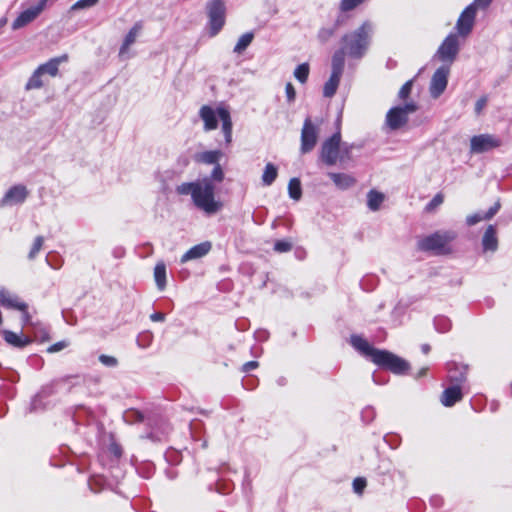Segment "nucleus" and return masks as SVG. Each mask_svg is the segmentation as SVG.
Masks as SVG:
<instances>
[{"label":"nucleus","instance_id":"nucleus-1","mask_svg":"<svg viewBox=\"0 0 512 512\" xmlns=\"http://www.w3.org/2000/svg\"><path fill=\"white\" fill-rule=\"evenodd\" d=\"M225 178L220 163L214 165L209 177L193 182H183L176 187L179 195H191L194 206L206 214H215L223 207L216 199L214 182L221 183Z\"/></svg>","mask_w":512,"mask_h":512},{"label":"nucleus","instance_id":"nucleus-2","mask_svg":"<svg viewBox=\"0 0 512 512\" xmlns=\"http://www.w3.org/2000/svg\"><path fill=\"white\" fill-rule=\"evenodd\" d=\"M373 26L364 21L358 28L342 35L340 47L334 52L332 61L345 66V58L359 60L363 58L370 46Z\"/></svg>","mask_w":512,"mask_h":512},{"label":"nucleus","instance_id":"nucleus-3","mask_svg":"<svg viewBox=\"0 0 512 512\" xmlns=\"http://www.w3.org/2000/svg\"><path fill=\"white\" fill-rule=\"evenodd\" d=\"M350 344L360 354L369 358L371 362L382 369L397 375L406 374L410 369V364L405 359L388 350H381L373 347L360 335H352L350 337Z\"/></svg>","mask_w":512,"mask_h":512},{"label":"nucleus","instance_id":"nucleus-4","mask_svg":"<svg viewBox=\"0 0 512 512\" xmlns=\"http://www.w3.org/2000/svg\"><path fill=\"white\" fill-rule=\"evenodd\" d=\"M456 238L452 231H437L425 236L417 242V249L422 252H431L435 255H446L451 253L449 244Z\"/></svg>","mask_w":512,"mask_h":512},{"label":"nucleus","instance_id":"nucleus-5","mask_svg":"<svg viewBox=\"0 0 512 512\" xmlns=\"http://www.w3.org/2000/svg\"><path fill=\"white\" fill-rule=\"evenodd\" d=\"M206 8L209 18V35L214 37L225 25L226 7L222 0H211Z\"/></svg>","mask_w":512,"mask_h":512},{"label":"nucleus","instance_id":"nucleus-6","mask_svg":"<svg viewBox=\"0 0 512 512\" xmlns=\"http://www.w3.org/2000/svg\"><path fill=\"white\" fill-rule=\"evenodd\" d=\"M341 133L335 132L327 138L321 145L320 158L328 166L335 165L337 161L342 160L340 156Z\"/></svg>","mask_w":512,"mask_h":512},{"label":"nucleus","instance_id":"nucleus-7","mask_svg":"<svg viewBox=\"0 0 512 512\" xmlns=\"http://www.w3.org/2000/svg\"><path fill=\"white\" fill-rule=\"evenodd\" d=\"M502 141L492 134H480L473 136L470 140V152L481 154L499 148Z\"/></svg>","mask_w":512,"mask_h":512},{"label":"nucleus","instance_id":"nucleus-8","mask_svg":"<svg viewBox=\"0 0 512 512\" xmlns=\"http://www.w3.org/2000/svg\"><path fill=\"white\" fill-rule=\"evenodd\" d=\"M459 53V40L457 34H449L437 50V56L442 62L453 63Z\"/></svg>","mask_w":512,"mask_h":512},{"label":"nucleus","instance_id":"nucleus-9","mask_svg":"<svg viewBox=\"0 0 512 512\" xmlns=\"http://www.w3.org/2000/svg\"><path fill=\"white\" fill-rule=\"evenodd\" d=\"M318 131L312 120L308 117L304 120L301 130L300 151L302 154L311 152L317 144Z\"/></svg>","mask_w":512,"mask_h":512},{"label":"nucleus","instance_id":"nucleus-10","mask_svg":"<svg viewBox=\"0 0 512 512\" xmlns=\"http://www.w3.org/2000/svg\"><path fill=\"white\" fill-rule=\"evenodd\" d=\"M476 12L477 8L475 4L468 5L462 11L456 23V29L460 36L466 37L470 34L474 26Z\"/></svg>","mask_w":512,"mask_h":512},{"label":"nucleus","instance_id":"nucleus-11","mask_svg":"<svg viewBox=\"0 0 512 512\" xmlns=\"http://www.w3.org/2000/svg\"><path fill=\"white\" fill-rule=\"evenodd\" d=\"M449 72L448 66H441L434 72L430 83V94L432 97L438 98L445 91Z\"/></svg>","mask_w":512,"mask_h":512},{"label":"nucleus","instance_id":"nucleus-12","mask_svg":"<svg viewBox=\"0 0 512 512\" xmlns=\"http://www.w3.org/2000/svg\"><path fill=\"white\" fill-rule=\"evenodd\" d=\"M343 65L333 62L331 60V75L328 81L324 84L323 87V95L327 98H331L336 94V91L338 89L341 76L344 71Z\"/></svg>","mask_w":512,"mask_h":512},{"label":"nucleus","instance_id":"nucleus-13","mask_svg":"<svg viewBox=\"0 0 512 512\" xmlns=\"http://www.w3.org/2000/svg\"><path fill=\"white\" fill-rule=\"evenodd\" d=\"M45 0H40L37 5L30 7L19 14L13 21L12 28L19 29L32 22L45 8Z\"/></svg>","mask_w":512,"mask_h":512},{"label":"nucleus","instance_id":"nucleus-14","mask_svg":"<svg viewBox=\"0 0 512 512\" xmlns=\"http://www.w3.org/2000/svg\"><path fill=\"white\" fill-rule=\"evenodd\" d=\"M28 194L29 192L24 185H14L5 193L0 201V205L7 206L23 203L26 200Z\"/></svg>","mask_w":512,"mask_h":512},{"label":"nucleus","instance_id":"nucleus-15","mask_svg":"<svg viewBox=\"0 0 512 512\" xmlns=\"http://www.w3.org/2000/svg\"><path fill=\"white\" fill-rule=\"evenodd\" d=\"M408 116L400 106L392 107L386 114V124L391 130H398L408 123Z\"/></svg>","mask_w":512,"mask_h":512},{"label":"nucleus","instance_id":"nucleus-16","mask_svg":"<svg viewBox=\"0 0 512 512\" xmlns=\"http://www.w3.org/2000/svg\"><path fill=\"white\" fill-rule=\"evenodd\" d=\"M0 303L4 307L11 308V309H16V310L21 311L22 312L23 322L25 324L30 321L31 317H30V314L28 312L27 304L22 302V301H19L18 298L12 297V296H10L8 294L7 295L6 294H1L0 295Z\"/></svg>","mask_w":512,"mask_h":512},{"label":"nucleus","instance_id":"nucleus-17","mask_svg":"<svg viewBox=\"0 0 512 512\" xmlns=\"http://www.w3.org/2000/svg\"><path fill=\"white\" fill-rule=\"evenodd\" d=\"M463 398L462 389L459 385H453L446 388L440 397L441 403L445 407H452Z\"/></svg>","mask_w":512,"mask_h":512},{"label":"nucleus","instance_id":"nucleus-18","mask_svg":"<svg viewBox=\"0 0 512 512\" xmlns=\"http://www.w3.org/2000/svg\"><path fill=\"white\" fill-rule=\"evenodd\" d=\"M217 110L209 105H203L199 110V116L204 122V130L211 131L218 127Z\"/></svg>","mask_w":512,"mask_h":512},{"label":"nucleus","instance_id":"nucleus-19","mask_svg":"<svg viewBox=\"0 0 512 512\" xmlns=\"http://www.w3.org/2000/svg\"><path fill=\"white\" fill-rule=\"evenodd\" d=\"M482 248L484 252H495L498 249L497 229L489 225L482 236Z\"/></svg>","mask_w":512,"mask_h":512},{"label":"nucleus","instance_id":"nucleus-20","mask_svg":"<svg viewBox=\"0 0 512 512\" xmlns=\"http://www.w3.org/2000/svg\"><path fill=\"white\" fill-rule=\"evenodd\" d=\"M67 61H68L67 54H63L61 56L51 58L46 63L38 66L39 72H42L43 75L48 74L51 77H56L59 73V65L63 62H67Z\"/></svg>","mask_w":512,"mask_h":512},{"label":"nucleus","instance_id":"nucleus-21","mask_svg":"<svg viewBox=\"0 0 512 512\" xmlns=\"http://www.w3.org/2000/svg\"><path fill=\"white\" fill-rule=\"evenodd\" d=\"M501 208V203L500 201H496L493 206H491L488 211L484 214H481V213H474V214H471V215H468L466 217V224L468 226H473V225H476L477 223L483 221V220H490L492 219L497 213L498 211L500 210Z\"/></svg>","mask_w":512,"mask_h":512},{"label":"nucleus","instance_id":"nucleus-22","mask_svg":"<svg viewBox=\"0 0 512 512\" xmlns=\"http://www.w3.org/2000/svg\"><path fill=\"white\" fill-rule=\"evenodd\" d=\"M217 114L219 119L222 122V131L224 133L225 142L226 144H230L232 141V120L230 116V112L228 109L224 107H218L217 108Z\"/></svg>","mask_w":512,"mask_h":512},{"label":"nucleus","instance_id":"nucleus-23","mask_svg":"<svg viewBox=\"0 0 512 512\" xmlns=\"http://www.w3.org/2000/svg\"><path fill=\"white\" fill-rule=\"evenodd\" d=\"M223 156L221 150H208L198 152L194 155V161L198 164L216 165Z\"/></svg>","mask_w":512,"mask_h":512},{"label":"nucleus","instance_id":"nucleus-24","mask_svg":"<svg viewBox=\"0 0 512 512\" xmlns=\"http://www.w3.org/2000/svg\"><path fill=\"white\" fill-rule=\"evenodd\" d=\"M142 28H143V25H142L141 21L134 23V25L131 27V29L125 36L123 43L120 47V50H119L120 56H122L128 52L130 46L135 43L136 38H137L138 34L141 32Z\"/></svg>","mask_w":512,"mask_h":512},{"label":"nucleus","instance_id":"nucleus-25","mask_svg":"<svg viewBox=\"0 0 512 512\" xmlns=\"http://www.w3.org/2000/svg\"><path fill=\"white\" fill-rule=\"evenodd\" d=\"M210 242H202L191 247L181 258L182 262L197 259L205 256L211 250Z\"/></svg>","mask_w":512,"mask_h":512},{"label":"nucleus","instance_id":"nucleus-26","mask_svg":"<svg viewBox=\"0 0 512 512\" xmlns=\"http://www.w3.org/2000/svg\"><path fill=\"white\" fill-rule=\"evenodd\" d=\"M328 176L333 181V183L342 190L348 189L355 185L356 179L346 173H329Z\"/></svg>","mask_w":512,"mask_h":512},{"label":"nucleus","instance_id":"nucleus-27","mask_svg":"<svg viewBox=\"0 0 512 512\" xmlns=\"http://www.w3.org/2000/svg\"><path fill=\"white\" fill-rule=\"evenodd\" d=\"M4 339L8 344L17 348H23L31 343L28 337H21L12 331H4Z\"/></svg>","mask_w":512,"mask_h":512},{"label":"nucleus","instance_id":"nucleus-28","mask_svg":"<svg viewBox=\"0 0 512 512\" xmlns=\"http://www.w3.org/2000/svg\"><path fill=\"white\" fill-rule=\"evenodd\" d=\"M154 279L160 290H163L166 287V265L163 261H160L155 265Z\"/></svg>","mask_w":512,"mask_h":512},{"label":"nucleus","instance_id":"nucleus-29","mask_svg":"<svg viewBox=\"0 0 512 512\" xmlns=\"http://www.w3.org/2000/svg\"><path fill=\"white\" fill-rule=\"evenodd\" d=\"M384 201V194L376 190H370L367 195V204L372 211H377Z\"/></svg>","mask_w":512,"mask_h":512},{"label":"nucleus","instance_id":"nucleus-30","mask_svg":"<svg viewBox=\"0 0 512 512\" xmlns=\"http://www.w3.org/2000/svg\"><path fill=\"white\" fill-rule=\"evenodd\" d=\"M253 39H254V33L253 32H246V33H244L238 39V41H237L233 51L235 53H237V54H241L252 43Z\"/></svg>","mask_w":512,"mask_h":512},{"label":"nucleus","instance_id":"nucleus-31","mask_svg":"<svg viewBox=\"0 0 512 512\" xmlns=\"http://www.w3.org/2000/svg\"><path fill=\"white\" fill-rule=\"evenodd\" d=\"M277 175V167L272 163H267L262 175L263 184L266 186H270L276 180Z\"/></svg>","mask_w":512,"mask_h":512},{"label":"nucleus","instance_id":"nucleus-32","mask_svg":"<svg viewBox=\"0 0 512 512\" xmlns=\"http://www.w3.org/2000/svg\"><path fill=\"white\" fill-rule=\"evenodd\" d=\"M337 29H338V23H335L329 27H322L319 29V31L317 33V39L321 43H326L335 35Z\"/></svg>","mask_w":512,"mask_h":512},{"label":"nucleus","instance_id":"nucleus-33","mask_svg":"<svg viewBox=\"0 0 512 512\" xmlns=\"http://www.w3.org/2000/svg\"><path fill=\"white\" fill-rule=\"evenodd\" d=\"M288 193L290 198L298 201L302 196L301 182L298 178L290 179L288 183Z\"/></svg>","mask_w":512,"mask_h":512},{"label":"nucleus","instance_id":"nucleus-34","mask_svg":"<svg viewBox=\"0 0 512 512\" xmlns=\"http://www.w3.org/2000/svg\"><path fill=\"white\" fill-rule=\"evenodd\" d=\"M43 76L42 72H39V68L33 72L32 76L29 78V80L26 83L25 89L26 90H32V89H40L43 87V82L41 80V77Z\"/></svg>","mask_w":512,"mask_h":512},{"label":"nucleus","instance_id":"nucleus-35","mask_svg":"<svg viewBox=\"0 0 512 512\" xmlns=\"http://www.w3.org/2000/svg\"><path fill=\"white\" fill-rule=\"evenodd\" d=\"M309 72V64L302 63L296 67L294 71V76L300 83H306L309 77Z\"/></svg>","mask_w":512,"mask_h":512},{"label":"nucleus","instance_id":"nucleus-36","mask_svg":"<svg viewBox=\"0 0 512 512\" xmlns=\"http://www.w3.org/2000/svg\"><path fill=\"white\" fill-rule=\"evenodd\" d=\"M444 202V194L442 192L437 193L432 200L425 206L424 211L426 213H433L439 206Z\"/></svg>","mask_w":512,"mask_h":512},{"label":"nucleus","instance_id":"nucleus-37","mask_svg":"<svg viewBox=\"0 0 512 512\" xmlns=\"http://www.w3.org/2000/svg\"><path fill=\"white\" fill-rule=\"evenodd\" d=\"M44 237L43 236H37L34 241H33V244L30 248V251L28 253V258L30 260H33L37 257V255L39 254V252L42 250L43 248V245H44Z\"/></svg>","mask_w":512,"mask_h":512},{"label":"nucleus","instance_id":"nucleus-38","mask_svg":"<svg viewBox=\"0 0 512 512\" xmlns=\"http://www.w3.org/2000/svg\"><path fill=\"white\" fill-rule=\"evenodd\" d=\"M293 249V243L289 239L276 240L274 243L273 250L276 253H287Z\"/></svg>","mask_w":512,"mask_h":512},{"label":"nucleus","instance_id":"nucleus-39","mask_svg":"<svg viewBox=\"0 0 512 512\" xmlns=\"http://www.w3.org/2000/svg\"><path fill=\"white\" fill-rule=\"evenodd\" d=\"M365 0H341L340 10L342 12H348L355 9L357 6L362 4Z\"/></svg>","mask_w":512,"mask_h":512},{"label":"nucleus","instance_id":"nucleus-40","mask_svg":"<svg viewBox=\"0 0 512 512\" xmlns=\"http://www.w3.org/2000/svg\"><path fill=\"white\" fill-rule=\"evenodd\" d=\"M412 87H413V80H408L407 82H405L399 90V93H398L399 98L402 100H406L411 94Z\"/></svg>","mask_w":512,"mask_h":512},{"label":"nucleus","instance_id":"nucleus-41","mask_svg":"<svg viewBox=\"0 0 512 512\" xmlns=\"http://www.w3.org/2000/svg\"><path fill=\"white\" fill-rule=\"evenodd\" d=\"M367 486V481L363 477H357L353 480V490L356 494H363L364 489Z\"/></svg>","mask_w":512,"mask_h":512},{"label":"nucleus","instance_id":"nucleus-42","mask_svg":"<svg viewBox=\"0 0 512 512\" xmlns=\"http://www.w3.org/2000/svg\"><path fill=\"white\" fill-rule=\"evenodd\" d=\"M108 451L111 455H113L116 459H120L123 454L122 446L117 442H111Z\"/></svg>","mask_w":512,"mask_h":512},{"label":"nucleus","instance_id":"nucleus-43","mask_svg":"<svg viewBox=\"0 0 512 512\" xmlns=\"http://www.w3.org/2000/svg\"><path fill=\"white\" fill-rule=\"evenodd\" d=\"M99 361L107 366V367H115L118 365V360L117 358H115L114 356H110V355H105V354H101L99 356Z\"/></svg>","mask_w":512,"mask_h":512},{"label":"nucleus","instance_id":"nucleus-44","mask_svg":"<svg viewBox=\"0 0 512 512\" xmlns=\"http://www.w3.org/2000/svg\"><path fill=\"white\" fill-rule=\"evenodd\" d=\"M99 0H78L72 6V9L79 10L94 6Z\"/></svg>","mask_w":512,"mask_h":512},{"label":"nucleus","instance_id":"nucleus-45","mask_svg":"<svg viewBox=\"0 0 512 512\" xmlns=\"http://www.w3.org/2000/svg\"><path fill=\"white\" fill-rule=\"evenodd\" d=\"M487 102H488V97L486 95L481 96L477 100V102L475 104V113H476V115H480L482 113L483 109L487 105Z\"/></svg>","mask_w":512,"mask_h":512},{"label":"nucleus","instance_id":"nucleus-46","mask_svg":"<svg viewBox=\"0 0 512 512\" xmlns=\"http://www.w3.org/2000/svg\"><path fill=\"white\" fill-rule=\"evenodd\" d=\"M285 92H286V96H287V101L289 103L293 102L296 98V91H295V88L293 86V84L291 82H288L285 86Z\"/></svg>","mask_w":512,"mask_h":512},{"label":"nucleus","instance_id":"nucleus-47","mask_svg":"<svg viewBox=\"0 0 512 512\" xmlns=\"http://www.w3.org/2000/svg\"><path fill=\"white\" fill-rule=\"evenodd\" d=\"M66 346H67V343L65 341H59V342H56V343L52 344L51 346H49L47 348V352L55 353V352L61 351Z\"/></svg>","mask_w":512,"mask_h":512},{"label":"nucleus","instance_id":"nucleus-48","mask_svg":"<svg viewBox=\"0 0 512 512\" xmlns=\"http://www.w3.org/2000/svg\"><path fill=\"white\" fill-rule=\"evenodd\" d=\"M400 109H404L405 114L408 116L410 113H414L418 107L415 103H406L404 106H400Z\"/></svg>","mask_w":512,"mask_h":512},{"label":"nucleus","instance_id":"nucleus-49","mask_svg":"<svg viewBox=\"0 0 512 512\" xmlns=\"http://www.w3.org/2000/svg\"><path fill=\"white\" fill-rule=\"evenodd\" d=\"M258 366H259V363L257 361H248L243 364L242 371L250 372V371L256 369Z\"/></svg>","mask_w":512,"mask_h":512},{"label":"nucleus","instance_id":"nucleus-50","mask_svg":"<svg viewBox=\"0 0 512 512\" xmlns=\"http://www.w3.org/2000/svg\"><path fill=\"white\" fill-rule=\"evenodd\" d=\"M150 319L153 322H161L165 320V314L161 312H155L150 315Z\"/></svg>","mask_w":512,"mask_h":512},{"label":"nucleus","instance_id":"nucleus-51","mask_svg":"<svg viewBox=\"0 0 512 512\" xmlns=\"http://www.w3.org/2000/svg\"><path fill=\"white\" fill-rule=\"evenodd\" d=\"M478 4V6H481V7H487L492 0H475Z\"/></svg>","mask_w":512,"mask_h":512},{"label":"nucleus","instance_id":"nucleus-52","mask_svg":"<svg viewBox=\"0 0 512 512\" xmlns=\"http://www.w3.org/2000/svg\"><path fill=\"white\" fill-rule=\"evenodd\" d=\"M428 368L423 367L419 370L418 374L416 375V378L423 377L427 374Z\"/></svg>","mask_w":512,"mask_h":512},{"label":"nucleus","instance_id":"nucleus-53","mask_svg":"<svg viewBox=\"0 0 512 512\" xmlns=\"http://www.w3.org/2000/svg\"><path fill=\"white\" fill-rule=\"evenodd\" d=\"M430 345L428 344H423L422 347H421V350L424 354H428L430 352Z\"/></svg>","mask_w":512,"mask_h":512},{"label":"nucleus","instance_id":"nucleus-54","mask_svg":"<svg viewBox=\"0 0 512 512\" xmlns=\"http://www.w3.org/2000/svg\"><path fill=\"white\" fill-rule=\"evenodd\" d=\"M509 388H510V393H511V395H512V383L510 384V387H509Z\"/></svg>","mask_w":512,"mask_h":512},{"label":"nucleus","instance_id":"nucleus-55","mask_svg":"<svg viewBox=\"0 0 512 512\" xmlns=\"http://www.w3.org/2000/svg\"><path fill=\"white\" fill-rule=\"evenodd\" d=\"M48 1H49V0H45V4H47V2H48Z\"/></svg>","mask_w":512,"mask_h":512}]
</instances>
